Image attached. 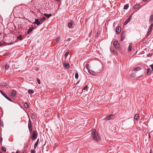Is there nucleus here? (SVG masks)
<instances>
[{"instance_id": "1", "label": "nucleus", "mask_w": 153, "mask_h": 153, "mask_svg": "<svg viewBox=\"0 0 153 153\" xmlns=\"http://www.w3.org/2000/svg\"><path fill=\"white\" fill-rule=\"evenodd\" d=\"M91 135L93 140L96 141L98 142L100 140V138L98 133L96 130L93 129L91 132Z\"/></svg>"}, {"instance_id": "2", "label": "nucleus", "mask_w": 153, "mask_h": 153, "mask_svg": "<svg viewBox=\"0 0 153 153\" xmlns=\"http://www.w3.org/2000/svg\"><path fill=\"white\" fill-rule=\"evenodd\" d=\"M113 44L115 48L117 49L119 48L120 47V44L117 40L114 41L113 42Z\"/></svg>"}, {"instance_id": "3", "label": "nucleus", "mask_w": 153, "mask_h": 153, "mask_svg": "<svg viewBox=\"0 0 153 153\" xmlns=\"http://www.w3.org/2000/svg\"><path fill=\"white\" fill-rule=\"evenodd\" d=\"M36 136L37 134L36 132L35 131H33L32 133V140H35L36 137Z\"/></svg>"}, {"instance_id": "4", "label": "nucleus", "mask_w": 153, "mask_h": 153, "mask_svg": "<svg viewBox=\"0 0 153 153\" xmlns=\"http://www.w3.org/2000/svg\"><path fill=\"white\" fill-rule=\"evenodd\" d=\"M126 34V31H123L121 33V41H123L125 39V36Z\"/></svg>"}, {"instance_id": "5", "label": "nucleus", "mask_w": 153, "mask_h": 153, "mask_svg": "<svg viewBox=\"0 0 153 153\" xmlns=\"http://www.w3.org/2000/svg\"><path fill=\"white\" fill-rule=\"evenodd\" d=\"M16 94V92L14 90H12L10 93L11 96L12 97H14Z\"/></svg>"}, {"instance_id": "6", "label": "nucleus", "mask_w": 153, "mask_h": 153, "mask_svg": "<svg viewBox=\"0 0 153 153\" xmlns=\"http://www.w3.org/2000/svg\"><path fill=\"white\" fill-rule=\"evenodd\" d=\"M113 115L111 114L107 116L106 117V119L107 120H109L111 119L113 117Z\"/></svg>"}, {"instance_id": "7", "label": "nucleus", "mask_w": 153, "mask_h": 153, "mask_svg": "<svg viewBox=\"0 0 153 153\" xmlns=\"http://www.w3.org/2000/svg\"><path fill=\"white\" fill-rule=\"evenodd\" d=\"M64 66L67 69H68L70 67V65L68 63H64L63 64Z\"/></svg>"}, {"instance_id": "8", "label": "nucleus", "mask_w": 153, "mask_h": 153, "mask_svg": "<svg viewBox=\"0 0 153 153\" xmlns=\"http://www.w3.org/2000/svg\"><path fill=\"white\" fill-rule=\"evenodd\" d=\"M116 32L117 33H120L121 32V28L119 26H117L116 29Z\"/></svg>"}, {"instance_id": "9", "label": "nucleus", "mask_w": 153, "mask_h": 153, "mask_svg": "<svg viewBox=\"0 0 153 153\" xmlns=\"http://www.w3.org/2000/svg\"><path fill=\"white\" fill-rule=\"evenodd\" d=\"M35 22L33 23L34 24H36L38 25H39L40 24V22H39V20L38 19H35Z\"/></svg>"}, {"instance_id": "10", "label": "nucleus", "mask_w": 153, "mask_h": 153, "mask_svg": "<svg viewBox=\"0 0 153 153\" xmlns=\"http://www.w3.org/2000/svg\"><path fill=\"white\" fill-rule=\"evenodd\" d=\"M147 75L149 76L151 74V70L150 68H148L147 70Z\"/></svg>"}, {"instance_id": "11", "label": "nucleus", "mask_w": 153, "mask_h": 153, "mask_svg": "<svg viewBox=\"0 0 153 153\" xmlns=\"http://www.w3.org/2000/svg\"><path fill=\"white\" fill-rule=\"evenodd\" d=\"M89 72L91 74L93 75H94L95 74V72L94 71L92 70H88Z\"/></svg>"}, {"instance_id": "12", "label": "nucleus", "mask_w": 153, "mask_h": 153, "mask_svg": "<svg viewBox=\"0 0 153 153\" xmlns=\"http://www.w3.org/2000/svg\"><path fill=\"white\" fill-rule=\"evenodd\" d=\"M39 141V139L38 138L36 142L35 143L34 146V149H36V147L38 145V143Z\"/></svg>"}, {"instance_id": "13", "label": "nucleus", "mask_w": 153, "mask_h": 153, "mask_svg": "<svg viewBox=\"0 0 153 153\" xmlns=\"http://www.w3.org/2000/svg\"><path fill=\"white\" fill-rule=\"evenodd\" d=\"M73 22L71 21V22H70L68 24V27L69 28H71L72 27L73 24Z\"/></svg>"}, {"instance_id": "14", "label": "nucleus", "mask_w": 153, "mask_h": 153, "mask_svg": "<svg viewBox=\"0 0 153 153\" xmlns=\"http://www.w3.org/2000/svg\"><path fill=\"white\" fill-rule=\"evenodd\" d=\"M33 27L32 28L31 27H30L29 28V29H28V30L27 31V33L28 34H29L30 33L32 30H33Z\"/></svg>"}, {"instance_id": "15", "label": "nucleus", "mask_w": 153, "mask_h": 153, "mask_svg": "<svg viewBox=\"0 0 153 153\" xmlns=\"http://www.w3.org/2000/svg\"><path fill=\"white\" fill-rule=\"evenodd\" d=\"M29 120L28 123V127H30V126H32V122L30 120V117H29Z\"/></svg>"}, {"instance_id": "16", "label": "nucleus", "mask_w": 153, "mask_h": 153, "mask_svg": "<svg viewBox=\"0 0 153 153\" xmlns=\"http://www.w3.org/2000/svg\"><path fill=\"white\" fill-rule=\"evenodd\" d=\"M140 4H136V5H134L133 7V8L134 9H136L138 8L140 6Z\"/></svg>"}, {"instance_id": "17", "label": "nucleus", "mask_w": 153, "mask_h": 153, "mask_svg": "<svg viewBox=\"0 0 153 153\" xmlns=\"http://www.w3.org/2000/svg\"><path fill=\"white\" fill-rule=\"evenodd\" d=\"M0 92L1 94L5 98L7 97V96L4 93L3 91L0 90Z\"/></svg>"}, {"instance_id": "18", "label": "nucleus", "mask_w": 153, "mask_h": 153, "mask_svg": "<svg viewBox=\"0 0 153 153\" xmlns=\"http://www.w3.org/2000/svg\"><path fill=\"white\" fill-rule=\"evenodd\" d=\"M134 118L136 120H137L139 118V114H135L134 116Z\"/></svg>"}, {"instance_id": "19", "label": "nucleus", "mask_w": 153, "mask_h": 153, "mask_svg": "<svg viewBox=\"0 0 153 153\" xmlns=\"http://www.w3.org/2000/svg\"><path fill=\"white\" fill-rule=\"evenodd\" d=\"M153 24H151L149 26V28L148 30V31L150 32L151 30L152 29V27H153Z\"/></svg>"}, {"instance_id": "20", "label": "nucleus", "mask_w": 153, "mask_h": 153, "mask_svg": "<svg viewBox=\"0 0 153 153\" xmlns=\"http://www.w3.org/2000/svg\"><path fill=\"white\" fill-rule=\"evenodd\" d=\"M46 19V17H45L43 16L40 19V21L41 22H43L44 20H45Z\"/></svg>"}, {"instance_id": "21", "label": "nucleus", "mask_w": 153, "mask_h": 153, "mask_svg": "<svg viewBox=\"0 0 153 153\" xmlns=\"http://www.w3.org/2000/svg\"><path fill=\"white\" fill-rule=\"evenodd\" d=\"M44 15L45 16H46L48 18H49L51 16V14H46L45 13Z\"/></svg>"}, {"instance_id": "22", "label": "nucleus", "mask_w": 153, "mask_h": 153, "mask_svg": "<svg viewBox=\"0 0 153 153\" xmlns=\"http://www.w3.org/2000/svg\"><path fill=\"white\" fill-rule=\"evenodd\" d=\"M132 45L131 44H130L128 48V51H130L131 49Z\"/></svg>"}, {"instance_id": "23", "label": "nucleus", "mask_w": 153, "mask_h": 153, "mask_svg": "<svg viewBox=\"0 0 153 153\" xmlns=\"http://www.w3.org/2000/svg\"><path fill=\"white\" fill-rule=\"evenodd\" d=\"M30 117H31V119H35V115L34 114H33V113H32L31 114Z\"/></svg>"}, {"instance_id": "24", "label": "nucleus", "mask_w": 153, "mask_h": 153, "mask_svg": "<svg viewBox=\"0 0 153 153\" xmlns=\"http://www.w3.org/2000/svg\"><path fill=\"white\" fill-rule=\"evenodd\" d=\"M141 70V68L140 67H137L134 69V71H137Z\"/></svg>"}, {"instance_id": "25", "label": "nucleus", "mask_w": 153, "mask_h": 153, "mask_svg": "<svg viewBox=\"0 0 153 153\" xmlns=\"http://www.w3.org/2000/svg\"><path fill=\"white\" fill-rule=\"evenodd\" d=\"M24 105L26 108H28V105L27 103V102L25 103L24 104Z\"/></svg>"}, {"instance_id": "26", "label": "nucleus", "mask_w": 153, "mask_h": 153, "mask_svg": "<svg viewBox=\"0 0 153 153\" xmlns=\"http://www.w3.org/2000/svg\"><path fill=\"white\" fill-rule=\"evenodd\" d=\"M60 40V38L59 37H57L56 38V39H55V41L56 42H59Z\"/></svg>"}, {"instance_id": "27", "label": "nucleus", "mask_w": 153, "mask_h": 153, "mask_svg": "<svg viewBox=\"0 0 153 153\" xmlns=\"http://www.w3.org/2000/svg\"><path fill=\"white\" fill-rule=\"evenodd\" d=\"M128 6H129L128 4H127L125 5L124 7V9L125 10L127 9L128 8Z\"/></svg>"}, {"instance_id": "28", "label": "nucleus", "mask_w": 153, "mask_h": 153, "mask_svg": "<svg viewBox=\"0 0 153 153\" xmlns=\"http://www.w3.org/2000/svg\"><path fill=\"white\" fill-rule=\"evenodd\" d=\"M2 150L3 152H5L6 150V148L4 146H2Z\"/></svg>"}, {"instance_id": "29", "label": "nucleus", "mask_w": 153, "mask_h": 153, "mask_svg": "<svg viewBox=\"0 0 153 153\" xmlns=\"http://www.w3.org/2000/svg\"><path fill=\"white\" fill-rule=\"evenodd\" d=\"M28 91L30 94H32L34 93V91L33 90L31 89L29 90Z\"/></svg>"}, {"instance_id": "30", "label": "nucleus", "mask_w": 153, "mask_h": 153, "mask_svg": "<svg viewBox=\"0 0 153 153\" xmlns=\"http://www.w3.org/2000/svg\"><path fill=\"white\" fill-rule=\"evenodd\" d=\"M153 20V15H151L150 16L149 18L150 21H152Z\"/></svg>"}, {"instance_id": "31", "label": "nucleus", "mask_w": 153, "mask_h": 153, "mask_svg": "<svg viewBox=\"0 0 153 153\" xmlns=\"http://www.w3.org/2000/svg\"><path fill=\"white\" fill-rule=\"evenodd\" d=\"M1 85L4 86H6L7 85V84L5 83H1Z\"/></svg>"}, {"instance_id": "32", "label": "nucleus", "mask_w": 153, "mask_h": 153, "mask_svg": "<svg viewBox=\"0 0 153 153\" xmlns=\"http://www.w3.org/2000/svg\"><path fill=\"white\" fill-rule=\"evenodd\" d=\"M135 76L136 75L134 73H132L131 75V77L132 78H134Z\"/></svg>"}, {"instance_id": "33", "label": "nucleus", "mask_w": 153, "mask_h": 153, "mask_svg": "<svg viewBox=\"0 0 153 153\" xmlns=\"http://www.w3.org/2000/svg\"><path fill=\"white\" fill-rule=\"evenodd\" d=\"M129 21H128V20H126V21H125L124 22V25H126L127 23H128V22H129Z\"/></svg>"}, {"instance_id": "34", "label": "nucleus", "mask_w": 153, "mask_h": 153, "mask_svg": "<svg viewBox=\"0 0 153 153\" xmlns=\"http://www.w3.org/2000/svg\"><path fill=\"white\" fill-rule=\"evenodd\" d=\"M9 66L7 64H5V68L6 69H8Z\"/></svg>"}, {"instance_id": "35", "label": "nucleus", "mask_w": 153, "mask_h": 153, "mask_svg": "<svg viewBox=\"0 0 153 153\" xmlns=\"http://www.w3.org/2000/svg\"><path fill=\"white\" fill-rule=\"evenodd\" d=\"M78 76H79V75H78V73H76L75 75V78H76V79H77L78 78Z\"/></svg>"}, {"instance_id": "36", "label": "nucleus", "mask_w": 153, "mask_h": 153, "mask_svg": "<svg viewBox=\"0 0 153 153\" xmlns=\"http://www.w3.org/2000/svg\"><path fill=\"white\" fill-rule=\"evenodd\" d=\"M28 127V128L29 129V130L30 132H31L32 130V126H30V127Z\"/></svg>"}, {"instance_id": "37", "label": "nucleus", "mask_w": 153, "mask_h": 153, "mask_svg": "<svg viewBox=\"0 0 153 153\" xmlns=\"http://www.w3.org/2000/svg\"><path fill=\"white\" fill-rule=\"evenodd\" d=\"M17 39H19L20 40L22 39V37L21 35H20L18 37H17Z\"/></svg>"}, {"instance_id": "38", "label": "nucleus", "mask_w": 153, "mask_h": 153, "mask_svg": "<svg viewBox=\"0 0 153 153\" xmlns=\"http://www.w3.org/2000/svg\"><path fill=\"white\" fill-rule=\"evenodd\" d=\"M0 125L2 126H4V124L3 121H0Z\"/></svg>"}, {"instance_id": "39", "label": "nucleus", "mask_w": 153, "mask_h": 153, "mask_svg": "<svg viewBox=\"0 0 153 153\" xmlns=\"http://www.w3.org/2000/svg\"><path fill=\"white\" fill-rule=\"evenodd\" d=\"M68 54H69V52L67 51L65 53V57H67V56L68 55Z\"/></svg>"}, {"instance_id": "40", "label": "nucleus", "mask_w": 153, "mask_h": 153, "mask_svg": "<svg viewBox=\"0 0 153 153\" xmlns=\"http://www.w3.org/2000/svg\"><path fill=\"white\" fill-rule=\"evenodd\" d=\"M37 80L38 83L39 84H40L41 83L40 80L38 78H37Z\"/></svg>"}, {"instance_id": "41", "label": "nucleus", "mask_w": 153, "mask_h": 153, "mask_svg": "<svg viewBox=\"0 0 153 153\" xmlns=\"http://www.w3.org/2000/svg\"><path fill=\"white\" fill-rule=\"evenodd\" d=\"M36 152L35 150H31V153H36Z\"/></svg>"}, {"instance_id": "42", "label": "nucleus", "mask_w": 153, "mask_h": 153, "mask_svg": "<svg viewBox=\"0 0 153 153\" xmlns=\"http://www.w3.org/2000/svg\"><path fill=\"white\" fill-rule=\"evenodd\" d=\"M88 87V86L87 85L85 86L83 88L84 90H85Z\"/></svg>"}, {"instance_id": "43", "label": "nucleus", "mask_w": 153, "mask_h": 153, "mask_svg": "<svg viewBox=\"0 0 153 153\" xmlns=\"http://www.w3.org/2000/svg\"><path fill=\"white\" fill-rule=\"evenodd\" d=\"M71 39L70 38H69L67 40V41L69 42V41H70Z\"/></svg>"}, {"instance_id": "44", "label": "nucleus", "mask_w": 153, "mask_h": 153, "mask_svg": "<svg viewBox=\"0 0 153 153\" xmlns=\"http://www.w3.org/2000/svg\"><path fill=\"white\" fill-rule=\"evenodd\" d=\"M131 20V15L128 18V21H129Z\"/></svg>"}, {"instance_id": "45", "label": "nucleus", "mask_w": 153, "mask_h": 153, "mask_svg": "<svg viewBox=\"0 0 153 153\" xmlns=\"http://www.w3.org/2000/svg\"><path fill=\"white\" fill-rule=\"evenodd\" d=\"M150 31H147V34H146V35L147 36H148L150 34Z\"/></svg>"}, {"instance_id": "46", "label": "nucleus", "mask_w": 153, "mask_h": 153, "mask_svg": "<svg viewBox=\"0 0 153 153\" xmlns=\"http://www.w3.org/2000/svg\"><path fill=\"white\" fill-rule=\"evenodd\" d=\"M6 98L8 100H9L10 101H11V100L10 99V98L8 97H7V98Z\"/></svg>"}, {"instance_id": "47", "label": "nucleus", "mask_w": 153, "mask_h": 153, "mask_svg": "<svg viewBox=\"0 0 153 153\" xmlns=\"http://www.w3.org/2000/svg\"><path fill=\"white\" fill-rule=\"evenodd\" d=\"M151 67L152 70V71H153V65H152L151 66Z\"/></svg>"}, {"instance_id": "48", "label": "nucleus", "mask_w": 153, "mask_h": 153, "mask_svg": "<svg viewBox=\"0 0 153 153\" xmlns=\"http://www.w3.org/2000/svg\"><path fill=\"white\" fill-rule=\"evenodd\" d=\"M86 67L87 69H88V67H89V65L88 64L86 65Z\"/></svg>"}, {"instance_id": "49", "label": "nucleus", "mask_w": 153, "mask_h": 153, "mask_svg": "<svg viewBox=\"0 0 153 153\" xmlns=\"http://www.w3.org/2000/svg\"><path fill=\"white\" fill-rule=\"evenodd\" d=\"M4 42H0V46L3 45Z\"/></svg>"}, {"instance_id": "50", "label": "nucleus", "mask_w": 153, "mask_h": 153, "mask_svg": "<svg viewBox=\"0 0 153 153\" xmlns=\"http://www.w3.org/2000/svg\"><path fill=\"white\" fill-rule=\"evenodd\" d=\"M152 55V53H149L148 55V56H151Z\"/></svg>"}, {"instance_id": "51", "label": "nucleus", "mask_w": 153, "mask_h": 153, "mask_svg": "<svg viewBox=\"0 0 153 153\" xmlns=\"http://www.w3.org/2000/svg\"><path fill=\"white\" fill-rule=\"evenodd\" d=\"M9 54L8 53H5L4 54V56H8L9 55Z\"/></svg>"}, {"instance_id": "52", "label": "nucleus", "mask_w": 153, "mask_h": 153, "mask_svg": "<svg viewBox=\"0 0 153 153\" xmlns=\"http://www.w3.org/2000/svg\"><path fill=\"white\" fill-rule=\"evenodd\" d=\"M2 141V138L1 137L0 139V143H1Z\"/></svg>"}, {"instance_id": "53", "label": "nucleus", "mask_w": 153, "mask_h": 153, "mask_svg": "<svg viewBox=\"0 0 153 153\" xmlns=\"http://www.w3.org/2000/svg\"><path fill=\"white\" fill-rule=\"evenodd\" d=\"M39 70V68H37L36 69V70L37 71H38V70Z\"/></svg>"}, {"instance_id": "54", "label": "nucleus", "mask_w": 153, "mask_h": 153, "mask_svg": "<svg viewBox=\"0 0 153 153\" xmlns=\"http://www.w3.org/2000/svg\"><path fill=\"white\" fill-rule=\"evenodd\" d=\"M23 153H26V152L25 151H24Z\"/></svg>"}, {"instance_id": "55", "label": "nucleus", "mask_w": 153, "mask_h": 153, "mask_svg": "<svg viewBox=\"0 0 153 153\" xmlns=\"http://www.w3.org/2000/svg\"><path fill=\"white\" fill-rule=\"evenodd\" d=\"M147 0H143V1L144 2H146V1H147Z\"/></svg>"}, {"instance_id": "56", "label": "nucleus", "mask_w": 153, "mask_h": 153, "mask_svg": "<svg viewBox=\"0 0 153 153\" xmlns=\"http://www.w3.org/2000/svg\"><path fill=\"white\" fill-rule=\"evenodd\" d=\"M16 153H19L18 151H17L16 152Z\"/></svg>"}, {"instance_id": "57", "label": "nucleus", "mask_w": 153, "mask_h": 153, "mask_svg": "<svg viewBox=\"0 0 153 153\" xmlns=\"http://www.w3.org/2000/svg\"><path fill=\"white\" fill-rule=\"evenodd\" d=\"M149 137H150V135L149 134Z\"/></svg>"}, {"instance_id": "58", "label": "nucleus", "mask_w": 153, "mask_h": 153, "mask_svg": "<svg viewBox=\"0 0 153 153\" xmlns=\"http://www.w3.org/2000/svg\"><path fill=\"white\" fill-rule=\"evenodd\" d=\"M57 1H59L60 0H56Z\"/></svg>"}, {"instance_id": "59", "label": "nucleus", "mask_w": 153, "mask_h": 153, "mask_svg": "<svg viewBox=\"0 0 153 153\" xmlns=\"http://www.w3.org/2000/svg\"><path fill=\"white\" fill-rule=\"evenodd\" d=\"M1 152H1L0 151V153H1Z\"/></svg>"}, {"instance_id": "60", "label": "nucleus", "mask_w": 153, "mask_h": 153, "mask_svg": "<svg viewBox=\"0 0 153 153\" xmlns=\"http://www.w3.org/2000/svg\"><path fill=\"white\" fill-rule=\"evenodd\" d=\"M12 153H14V152H12Z\"/></svg>"}, {"instance_id": "61", "label": "nucleus", "mask_w": 153, "mask_h": 153, "mask_svg": "<svg viewBox=\"0 0 153 153\" xmlns=\"http://www.w3.org/2000/svg\"><path fill=\"white\" fill-rule=\"evenodd\" d=\"M150 153H152V152H150Z\"/></svg>"}, {"instance_id": "62", "label": "nucleus", "mask_w": 153, "mask_h": 153, "mask_svg": "<svg viewBox=\"0 0 153 153\" xmlns=\"http://www.w3.org/2000/svg\"><path fill=\"white\" fill-rule=\"evenodd\" d=\"M1 153H2V152H1Z\"/></svg>"}]
</instances>
